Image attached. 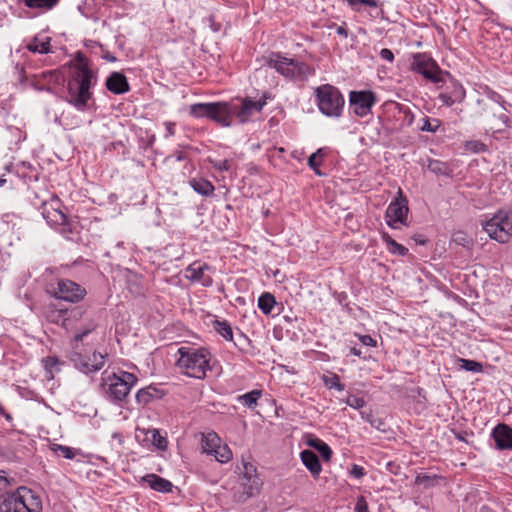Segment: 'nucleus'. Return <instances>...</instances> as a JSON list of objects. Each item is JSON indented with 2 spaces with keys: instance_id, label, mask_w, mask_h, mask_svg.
Returning <instances> with one entry per match:
<instances>
[{
  "instance_id": "39",
  "label": "nucleus",
  "mask_w": 512,
  "mask_h": 512,
  "mask_svg": "<svg viewBox=\"0 0 512 512\" xmlns=\"http://www.w3.org/2000/svg\"><path fill=\"white\" fill-rule=\"evenodd\" d=\"M458 362L460 363L461 368L469 372L479 373L483 370L482 364L474 360L459 358Z\"/></svg>"
},
{
  "instance_id": "6",
  "label": "nucleus",
  "mask_w": 512,
  "mask_h": 512,
  "mask_svg": "<svg viewBox=\"0 0 512 512\" xmlns=\"http://www.w3.org/2000/svg\"><path fill=\"white\" fill-rule=\"evenodd\" d=\"M477 107V113L484 118L493 133H501L509 127L506 109L496 99L492 97L479 98Z\"/></svg>"
},
{
  "instance_id": "46",
  "label": "nucleus",
  "mask_w": 512,
  "mask_h": 512,
  "mask_svg": "<svg viewBox=\"0 0 512 512\" xmlns=\"http://www.w3.org/2000/svg\"><path fill=\"white\" fill-rule=\"evenodd\" d=\"M315 449L319 452L324 461H329L331 459L332 450L325 442L319 441L315 446Z\"/></svg>"
},
{
  "instance_id": "64",
  "label": "nucleus",
  "mask_w": 512,
  "mask_h": 512,
  "mask_svg": "<svg viewBox=\"0 0 512 512\" xmlns=\"http://www.w3.org/2000/svg\"><path fill=\"white\" fill-rule=\"evenodd\" d=\"M208 21L210 22V27L214 32H218L220 30L221 25L215 22L212 15L208 17Z\"/></svg>"
},
{
  "instance_id": "38",
  "label": "nucleus",
  "mask_w": 512,
  "mask_h": 512,
  "mask_svg": "<svg viewBox=\"0 0 512 512\" xmlns=\"http://www.w3.org/2000/svg\"><path fill=\"white\" fill-rule=\"evenodd\" d=\"M427 168L429 171H431L432 173H434L436 175H447L448 174L447 164L440 160H437V159H430L428 161Z\"/></svg>"
},
{
  "instance_id": "48",
  "label": "nucleus",
  "mask_w": 512,
  "mask_h": 512,
  "mask_svg": "<svg viewBox=\"0 0 512 512\" xmlns=\"http://www.w3.org/2000/svg\"><path fill=\"white\" fill-rule=\"evenodd\" d=\"M466 148H467V150L474 152V153H482V152L487 151V146L484 143H482L481 141H477V140L468 141L466 143Z\"/></svg>"
},
{
  "instance_id": "43",
  "label": "nucleus",
  "mask_w": 512,
  "mask_h": 512,
  "mask_svg": "<svg viewBox=\"0 0 512 512\" xmlns=\"http://www.w3.org/2000/svg\"><path fill=\"white\" fill-rule=\"evenodd\" d=\"M150 433L153 445L159 450H165L167 448V439L161 436L156 429H152Z\"/></svg>"
},
{
  "instance_id": "16",
  "label": "nucleus",
  "mask_w": 512,
  "mask_h": 512,
  "mask_svg": "<svg viewBox=\"0 0 512 512\" xmlns=\"http://www.w3.org/2000/svg\"><path fill=\"white\" fill-rule=\"evenodd\" d=\"M491 436L498 450H512V428L507 424H498Z\"/></svg>"
},
{
  "instance_id": "61",
  "label": "nucleus",
  "mask_w": 512,
  "mask_h": 512,
  "mask_svg": "<svg viewBox=\"0 0 512 512\" xmlns=\"http://www.w3.org/2000/svg\"><path fill=\"white\" fill-rule=\"evenodd\" d=\"M43 361L45 368L50 372H52V368L58 364V359L55 357H47Z\"/></svg>"
},
{
  "instance_id": "34",
  "label": "nucleus",
  "mask_w": 512,
  "mask_h": 512,
  "mask_svg": "<svg viewBox=\"0 0 512 512\" xmlns=\"http://www.w3.org/2000/svg\"><path fill=\"white\" fill-rule=\"evenodd\" d=\"M441 477L430 474H419L415 478V484L423 486L424 489L435 486Z\"/></svg>"
},
{
  "instance_id": "12",
  "label": "nucleus",
  "mask_w": 512,
  "mask_h": 512,
  "mask_svg": "<svg viewBox=\"0 0 512 512\" xmlns=\"http://www.w3.org/2000/svg\"><path fill=\"white\" fill-rule=\"evenodd\" d=\"M376 100L375 93L370 90L351 91L349 94L350 107L360 117H364L371 112Z\"/></svg>"
},
{
  "instance_id": "59",
  "label": "nucleus",
  "mask_w": 512,
  "mask_h": 512,
  "mask_svg": "<svg viewBox=\"0 0 512 512\" xmlns=\"http://www.w3.org/2000/svg\"><path fill=\"white\" fill-rule=\"evenodd\" d=\"M79 369L83 373L88 374V373L93 372L92 369H94V367H92V364L89 361L81 360L79 363Z\"/></svg>"
},
{
  "instance_id": "58",
  "label": "nucleus",
  "mask_w": 512,
  "mask_h": 512,
  "mask_svg": "<svg viewBox=\"0 0 512 512\" xmlns=\"http://www.w3.org/2000/svg\"><path fill=\"white\" fill-rule=\"evenodd\" d=\"M351 475L358 479L362 478L365 475L364 468L362 466L354 464L351 468Z\"/></svg>"
},
{
  "instance_id": "36",
  "label": "nucleus",
  "mask_w": 512,
  "mask_h": 512,
  "mask_svg": "<svg viewBox=\"0 0 512 512\" xmlns=\"http://www.w3.org/2000/svg\"><path fill=\"white\" fill-rule=\"evenodd\" d=\"M212 454L221 463H227L232 459V452L227 445H219Z\"/></svg>"
},
{
  "instance_id": "32",
  "label": "nucleus",
  "mask_w": 512,
  "mask_h": 512,
  "mask_svg": "<svg viewBox=\"0 0 512 512\" xmlns=\"http://www.w3.org/2000/svg\"><path fill=\"white\" fill-rule=\"evenodd\" d=\"M326 155L324 148H319L315 153L311 154L308 158V166L315 172V174L321 176L322 172L319 170V166L322 163V159Z\"/></svg>"
},
{
  "instance_id": "19",
  "label": "nucleus",
  "mask_w": 512,
  "mask_h": 512,
  "mask_svg": "<svg viewBox=\"0 0 512 512\" xmlns=\"http://www.w3.org/2000/svg\"><path fill=\"white\" fill-rule=\"evenodd\" d=\"M243 468L242 485L244 486L245 493L250 497L254 494V491L258 490L260 480L256 474V468L253 464L244 463Z\"/></svg>"
},
{
  "instance_id": "53",
  "label": "nucleus",
  "mask_w": 512,
  "mask_h": 512,
  "mask_svg": "<svg viewBox=\"0 0 512 512\" xmlns=\"http://www.w3.org/2000/svg\"><path fill=\"white\" fill-rule=\"evenodd\" d=\"M349 5L355 9H357V5L363 4L369 6L371 8L378 7V2L376 0H346Z\"/></svg>"
},
{
  "instance_id": "33",
  "label": "nucleus",
  "mask_w": 512,
  "mask_h": 512,
  "mask_svg": "<svg viewBox=\"0 0 512 512\" xmlns=\"http://www.w3.org/2000/svg\"><path fill=\"white\" fill-rule=\"evenodd\" d=\"M27 49L31 52L47 54L50 52V38H46L45 41H39L38 38H35L27 45Z\"/></svg>"
},
{
  "instance_id": "37",
  "label": "nucleus",
  "mask_w": 512,
  "mask_h": 512,
  "mask_svg": "<svg viewBox=\"0 0 512 512\" xmlns=\"http://www.w3.org/2000/svg\"><path fill=\"white\" fill-rule=\"evenodd\" d=\"M452 241L464 248L470 249L473 246V240L464 231H456L452 235Z\"/></svg>"
},
{
  "instance_id": "40",
  "label": "nucleus",
  "mask_w": 512,
  "mask_h": 512,
  "mask_svg": "<svg viewBox=\"0 0 512 512\" xmlns=\"http://www.w3.org/2000/svg\"><path fill=\"white\" fill-rule=\"evenodd\" d=\"M51 449L59 456H62L66 459H73L75 457L76 451L68 446H63L60 444H53Z\"/></svg>"
},
{
  "instance_id": "42",
  "label": "nucleus",
  "mask_w": 512,
  "mask_h": 512,
  "mask_svg": "<svg viewBox=\"0 0 512 512\" xmlns=\"http://www.w3.org/2000/svg\"><path fill=\"white\" fill-rule=\"evenodd\" d=\"M40 77L42 81L46 83V87L51 83L59 84L62 80V76L57 71L42 72Z\"/></svg>"
},
{
  "instance_id": "56",
  "label": "nucleus",
  "mask_w": 512,
  "mask_h": 512,
  "mask_svg": "<svg viewBox=\"0 0 512 512\" xmlns=\"http://www.w3.org/2000/svg\"><path fill=\"white\" fill-rule=\"evenodd\" d=\"M373 428L379 430V431H385L386 430V423L383 419L379 417H375L373 420H371L370 424Z\"/></svg>"
},
{
  "instance_id": "8",
  "label": "nucleus",
  "mask_w": 512,
  "mask_h": 512,
  "mask_svg": "<svg viewBox=\"0 0 512 512\" xmlns=\"http://www.w3.org/2000/svg\"><path fill=\"white\" fill-rule=\"evenodd\" d=\"M314 95L322 114L334 118L342 115L345 99L337 87L323 84L315 89Z\"/></svg>"
},
{
  "instance_id": "63",
  "label": "nucleus",
  "mask_w": 512,
  "mask_h": 512,
  "mask_svg": "<svg viewBox=\"0 0 512 512\" xmlns=\"http://www.w3.org/2000/svg\"><path fill=\"white\" fill-rule=\"evenodd\" d=\"M411 238L419 245H425L427 243V238L422 234H414Z\"/></svg>"
},
{
  "instance_id": "22",
  "label": "nucleus",
  "mask_w": 512,
  "mask_h": 512,
  "mask_svg": "<svg viewBox=\"0 0 512 512\" xmlns=\"http://www.w3.org/2000/svg\"><path fill=\"white\" fill-rule=\"evenodd\" d=\"M44 315L46 319L54 324L69 328V319L67 318V310L57 309L54 305L45 308Z\"/></svg>"
},
{
  "instance_id": "15",
  "label": "nucleus",
  "mask_w": 512,
  "mask_h": 512,
  "mask_svg": "<svg viewBox=\"0 0 512 512\" xmlns=\"http://www.w3.org/2000/svg\"><path fill=\"white\" fill-rule=\"evenodd\" d=\"M265 105V97L258 101H253L251 98H244L240 106L235 104L233 116H236L240 123H246L255 113L261 112Z\"/></svg>"
},
{
  "instance_id": "29",
  "label": "nucleus",
  "mask_w": 512,
  "mask_h": 512,
  "mask_svg": "<svg viewBox=\"0 0 512 512\" xmlns=\"http://www.w3.org/2000/svg\"><path fill=\"white\" fill-rule=\"evenodd\" d=\"M158 390L152 386L140 389L136 393V400L141 405H147L157 397Z\"/></svg>"
},
{
  "instance_id": "52",
  "label": "nucleus",
  "mask_w": 512,
  "mask_h": 512,
  "mask_svg": "<svg viewBox=\"0 0 512 512\" xmlns=\"http://www.w3.org/2000/svg\"><path fill=\"white\" fill-rule=\"evenodd\" d=\"M212 164L213 168L218 171H229L231 168V162L227 159L225 160H209Z\"/></svg>"
},
{
  "instance_id": "47",
  "label": "nucleus",
  "mask_w": 512,
  "mask_h": 512,
  "mask_svg": "<svg viewBox=\"0 0 512 512\" xmlns=\"http://www.w3.org/2000/svg\"><path fill=\"white\" fill-rule=\"evenodd\" d=\"M345 403L352 408L360 409V408L364 407L366 402H365L364 398L351 394V395H348V397L345 400Z\"/></svg>"
},
{
  "instance_id": "13",
  "label": "nucleus",
  "mask_w": 512,
  "mask_h": 512,
  "mask_svg": "<svg viewBox=\"0 0 512 512\" xmlns=\"http://www.w3.org/2000/svg\"><path fill=\"white\" fill-rule=\"evenodd\" d=\"M41 214L51 226H64L68 224V217L60 210L59 199L53 196L50 201L41 205Z\"/></svg>"
},
{
  "instance_id": "45",
  "label": "nucleus",
  "mask_w": 512,
  "mask_h": 512,
  "mask_svg": "<svg viewBox=\"0 0 512 512\" xmlns=\"http://www.w3.org/2000/svg\"><path fill=\"white\" fill-rule=\"evenodd\" d=\"M15 484L14 478H8L6 472L0 471V495L8 492V488L12 487Z\"/></svg>"
},
{
  "instance_id": "31",
  "label": "nucleus",
  "mask_w": 512,
  "mask_h": 512,
  "mask_svg": "<svg viewBox=\"0 0 512 512\" xmlns=\"http://www.w3.org/2000/svg\"><path fill=\"white\" fill-rule=\"evenodd\" d=\"M276 304L275 297L268 292L263 293L258 299V307L264 314H270Z\"/></svg>"
},
{
  "instance_id": "1",
  "label": "nucleus",
  "mask_w": 512,
  "mask_h": 512,
  "mask_svg": "<svg viewBox=\"0 0 512 512\" xmlns=\"http://www.w3.org/2000/svg\"><path fill=\"white\" fill-rule=\"evenodd\" d=\"M77 71L68 83L67 101L79 111L88 109V102L92 98L90 92L95 75L89 68L87 58L82 54L77 55Z\"/></svg>"
},
{
  "instance_id": "54",
  "label": "nucleus",
  "mask_w": 512,
  "mask_h": 512,
  "mask_svg": "<svg viewBox=\"0 0 512 512\" xmlns=\"http://www.w3.org/2000/svg\"><path fill=\"white\" fill-rule=\"evenodd\" d=\"M354 512H369L368 504L363 496L358 497Z\"/></svg>"
},
{
  "instance_id": "55",
  "label": "nucleus",
  "mask_w": 512,
  "mask_h": 512,
  "mask_svg": "<svg viewBox=\"0 0 512 512\" xmlns=\"http://www.w3.org/2000/svg\"><path fill=\"white\" fill-rule=\"evenodd\" d=\"M439 99L442 101V103L446 106H452L456 102L452 98V95L449 94V92H442L439 94Z\"/></svg>"
},
{
  "instance_id": "20",
  "label": "nucleus",
  "mask_w": 512,
  "mask_h": 512,
  "mask_svg": "<svg viewBox=\"0 0 512 512\" xmlns=\"http://www.w3.org/2000/svg\"><path fill=\"white\" fill-rule=\"evenodd\" d=\"M141 481L146 483L151 489L161 493H169L173 488V484L169 480L154 473L143 476Z\"/></svg>"
},
{
  "instance_id": "2",
  "label": "nucleus",
  "mask_w": 512,
  "mask_h": 512,
  "mask_svg": "<svg viewBox=\"0 0 512 512\" xmlns=\"http://www.w3.org/2000/svg\"><path fill=\"white\" fill-rule=\"evenodd\" d=\"M39 495L25 486L0 495V512H42Z\"/></svg>"
},
{
  "instance_id": "28",
  "label": "nucleus",
  "mask_w": 512,
  "mask_h": 512,
  "mask_svg": "<svg viewBox=\"0 0 512 512\" xmlns=\"http://www.w3.org/2000/svg\"><path fill=\"white\" fill-rule=\"evenodd\" d=\"M212 326L215 331L220 334L224 339L228 341L233 340V331L231 325L226 320H218L214 319L212 321Z\"/></svg>"
},
{
  "instance_id": "10",
  "label": "nucleus",
  "mask_w": 512,
  "mask_h": 512,
  "mask_svg": "<svg viewBox=\"0 0 512 512\" xmlns=\"http://www.w3.org/2000/svg\"><path fill=\"white\" fill-rule=\"evenodd\" d=\"M411 69L433 82H443V71L436 61L426 53H416L412 56Z\"/></svg>"
},
{
  "instance_id": "17",
  "label": "nucleus",
  "mask_w": 512,
  "mask_h": 512,
  "mask_svg": "<svg viewBox=\"0 0 512 512\" xmlns=\"http://www.w3.org/2000/svg\"><path fill=\"white\" fill-rule=\"evenodd\" d=\"M211 267L208 264H190L187 269L186 277L193 282H200L203 286L209 287L213 284V279L206 271H210Z\"/></svg>"
},
{
  "instance_id": "3",
  "label": "nucleus",
  "mask_w": 512,
  "mask_h": 512,
  "mask_svg": "<svg viewBox=\"0 0 512 512\" xmlns=\"http://www.w3.org/2000/svg\"><path fill=\"white\" fill-rule=\"evenodd\" d=\"M176 365L187 376L204 379L210 370V352L204 348L181 347Z\"/></svg>"
},
{
  "instance_id": "4",
  "label": "nucleus",
  "mask_w": 512,
  "mask_h": 512,
  "mask_svg": "<svg viewBox=\"0 0 512 512\" xmlns=\"http://www.w3.org/2000/svg\"><path fill=\"white\" fill-rule=\"evenodd\" d=\"M137 381L138 379L134 374L126 371L109 375L104 372L100 382V390L106 399L118 403L126 399Z\"/></svg>"
},
{
  "instance_id": "62",
  "label": "nucleus",
  "mask_w": 512,
  "mask_h": 512,
  "mask_svg": "<svg viewBox=\"0 0 512 512\" xmlns=\"http://www.w3.org/2000/svg\"><path fill=\"white\" fill-rule=\"evenodd\" d=\"M165 126H166L165 137L168 138L170 136H173L175 134V129H174L175 123H173V122H165Z\"/></svg>"
},
{
  "instance_id": "50",
  "label": "nucleus",
  "mask_w": 512,
  "mask_h": 512,
  "mask_svg": "<svg viewBox=\"0 0 512 512\" xmlns=\"http://www.w3.org/2000/svg\"><path fill=\"white\" fill-rule=\"evenodd\" d=\"M325 385L330 389L335 388L339 391H342L345 388L344 384L340 382L339 377L335 374L331 378L325 379Z\"/></svg>"
},
{
  "instance_id": "57",
  "label": "nucleus",
  "mask_w": 512,
  "mask_h": 512,
  "mask_svg": "<svg viewBox=\"0 0 512 512\" xmlns=\"http://www.w3.org/2000/svg\"><path fill=\"white\" fill-rule=\"evenodd\" d=\"M359 340L365 346H370V347L376 346V340L374 338H372L370 335H360Z\"/></svg>"
},
{
  "instance_id": "11",
  "label": "nucleus",
  "mask_w": 512,
  "mask_h": 512,
  "mask_svg": "<svg viewBox=\"0 0 512 512\" xmlns=\"http://www.w3.org/2000/svg\"><path fill=\"white\" fill-rule=\"evenodd\" d=\"M49 292L57 299L72 303L81 301L87 294L83 286L69 279H60L55 285L51 284Z\"/></svg>"
},
{
  "instance_id": "44",
  "label": "nucleus",
  "mask_w": 512,
  "mask_h": 512,
  "mask_svg": "<svg viewBox=\"0 0 512 512\" xmlns=\"http://www.w3.org/2000/svg\"><path fill=\"white\" fill-rule=\"evenodd\" d=\"M449 94L452 95V98L457 103V102L463 101L466 93H465V89L463 88V86L461 84L453 82L452 90H451V92H449Z\"/></svg>"
},
{
  "instance_id": "51",
  "label": "nucleus",
  "mask_w": 512,
  "mask_h": 512,
  "mask_svg": "<svg viewBox=\"0 0 512 512\" xmlns=\"http://www.w3.org/2000/svg\"><path fill=\"white\" fill-rule=\"evenodd\" d=\"M29 85L35 90H49V87H46V83L42 81L40 74L34 75L33 78L29 80Z\"/></svg>"
},
{
  "instance_id": "27",
  "label": "nucleus",
  "mask_w": 512,
  "mask_h": 512,
  "mask_svg": "<svg viewBox=\"0 0 512 512\" xmlns=\"http://www.w3.org/2000/svg\"><path fill=\"white\" fill-rule=\"evenodd\" d=\"M86 322L84 326L75 334L74 341H82L85 336L96 330L98 324L92 314L85 318Z\"/></svg>"
},
{
  "instance_id": "25",
  "label": "nucleus",
  "mask_w": 512,
  "mask_h": 512,
  "mask_svg": "<svg viewBox=\"0 0 512 512\" xmlns=\"http://www.w3.org/2000/svg\"><path fill=\"white\" fill-rule=\"evenodd\" d=\"M23 3L30 9L46 12L53 9L59 3V0H23Z\"/></svg>"
},
{
  "instance_id": "60",
  "label": "nucleus",
  "mask_w": 512,
  "mask_h": 512,
  "mask_svg": "<svg viewBox=\"0 0 512 512\" xmlns=\"http://www.w3.org/2000/svg\"><path fill=\"white\" fill-rule=\"evenodd\" d=\"M380 57L383 59V60H386V61H389V62H392L394 60V54L393 52L390 50V49H387V48H383L381 51H380Z\"/></svg>"
},
{
  "instance_id": "9",
  "label": "nucleus",
  "mask_w": 512,
  "mask_h": 512,
  "mask_svg": "<svg viewBox=\"0 0 512 512\" xmlns=\"http://www.w3.org/2000/svg\"><path fill=\"white\" fill-rule=\"evenodd\" d=\"M482 228L491 239L507 243L512 237V221L509 214L498 211L490 219L481 222Z\"/></svg>"
},
{
  "instance_id": "30",
  "label": "nucleus",
  "mask_w": 512,
  "mask_h": 512,
  "mask_svg": "<svg viewBox=\"0 0 512 512\" xmlns=\"http://www.w3.org/2000/svg\"><path fill=\"white\" fill-rule=\"evenodd\" d=\"M262 396L261 390H252L243 395H239L237 400L239 403L247 406L248 408H254L257 405L258 400Z\"/></svg>"
},
{
  "instance_id": "21",
  "label": "nucleus",
  "mask_w": 512,
  "mask_h": 512,
  "mask_svg": "<svg viewBox=\"0 0 512 512\" xmlns=\"http://www.w3.org/2000/svg\"><path fill=\"white\" fill-rule=\"evenodd\" d=\"M302 463L310 471L312 476L317 479L322 471V466L318 456L309 449L303 450L300 453Z\"/></svg>"
},
{
  "instance_id": "5",
  "label": "nucleus",
  "mask_w": 512,
  "mask_h": 512,
  "mask_svg": "<svg viewBox=\"0 0 512 512\" xmlns=\"http://www.w3.org/2000/svg\"><path fill=\"white\" fill-rule=\"evenodd\" d=\"M190 115L195 118H207L223 127L232 124L235 104L229 102L196 103L190 106Z\"/></svg>"
},
{
  "instance_id": "26",
  "label": "nucleus",
  "mask_w": 512,
  "mask_h": 512,
  "mask_svg": "<svg viewBox=\"0 0 512 512\" xmlns=\"http://www.w3.org/2000/svg\"><path fill=\"white\" fill-rule=\"evenodd\" d=\"M381 237L390 253L400 256H405L408 253V249L397 243L388 233L383 232Z\"/></svg>"
},
{
  "instance_id": "7",
  "label": "nucleus",
  "mask_w": 512,
  "mask_h": 512,
  "mask_svg": "<svg viewBox=\"0 0 512 512\" xmlns=\"http://www.w3.org/2000/svg\"><path fill=\"white\" fill-rule=\"evenodd\" d=\"M265 62L284 77L293 80H304L315 73L308 64L284 57L280 53H271L265 57Z\"/></svg>"
},
{
  "instance_id": "35",
  "label": "nucleus",
  "mask_w": 512,
  "mask_h": 512,
  "mask_svg": "<svg viewBox=\"0 0 512 512\" xmlns=\"http://www.w3.org/2000/svg\"><path fill=\"white\" fill-rule=\"evenodd\" d=\"M90 315L86 308L83 306H77L72 308L71 310H67V318L69 319V327L71 326L72 322H77L82 319H85Z\"/></svg>"
},
{
  "instance_id": "24",
  "label": "nucleus",
  "mask_w": 512,
  "mask_h": 512,
  "mask_svg": "<svg viewBox=\"0 0 512 512\" xmlns=\"http://www.w3.org/2000/svg\"><path fill=\"white\" fill-rule=\"evenodd\" d=\"M220 444L221 439L215 432H209L202 437V449L207 454H212Z\"/></svg>"
},
{
  "instance_id": "23",
  "label": "nucleus",
  "mask_w": 512,
  "mask_h": 512,
  "mask_svg": "<svg viewBox=\"0 0 512 512\" xmlns=\"http://www.w3.org/2000/svg\"><path fill=\"white\" fill-rule=\"evenodd\" d=\"M189 183L195 192L206 197L212 195L215 189L213 184L204 178H192Z\"/></svg>"
},
{
  "instance_id": "18",
  "label": "nucleus",
  "mask_w": 512,
  "mask_h": 512,
  "mask_svg": "<svg viewBox=\"0 0 512 512\" xmlns=\"http://www.w3.org/2000/svg\"><path fill=\"white\" fill-rule=\"evenodd\" d=\"M105 86L111 93L120 95L130 90L126 76L121 72H112L106 79Z\"/></svg>"
},
{
  "instance_id": "49",
  "label": "nucleus",
  "mask_w": 512,
  "mask_h": 512,
  "mask_svg": "<svg viewBox=\"0 0 512 512\" xmlns=\"http://www.w3.org/2000/svg\"><path fill=\"white\" fill-rule=\"evenodd\" d=\"M89 361H92L91 364L92 367H94L92 371H99L105 364V356L102 355L101 353L94 352L92 355V359H89Z\"/></svg>"
},
{
  "instance_id": "14",
  "label": "nucleus",
  "mask_w": 512,
  "mask_h": 512,
  "mask_svg": "<svg viewBox=\"0 0 512 512\" xmlns=\"http://www.w3.org/2000/svg\"><path fill=\"white\" fill-rule=\"evenodd\" d=\"M409 208L406 199H394L385 213L386 223L391 228H397V223L405 224Z\"/></svg>"
},
{
  "instance_id": "41",
  "label": "nucleus",
  "mask_w": 512,
  "mask_h": 512,
  "mask_svg": "<svg viewBox=\"0 0 512 512\" xmlns=\"http://www.w3.org/2000/svg\"><path fill=\"white\" fill-rule=\"evenodd\" d=\"M441 126V121L439 119L433 118L430 119L429 117L423 118V125L421 126V131H427L435 133L439 127Z\"/></svg>"
}]
</instances>
